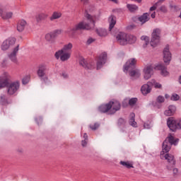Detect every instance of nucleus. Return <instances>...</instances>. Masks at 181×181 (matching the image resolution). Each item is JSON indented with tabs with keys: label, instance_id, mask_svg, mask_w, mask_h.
<instances>
[{
	"label": "nucleus",
	"instance_id": "f257e3e1",
	"mask_svg": "<svg viewBox=\"0 0 181 181\" xmlns=\"http://www.w3.org/2000/svg\"><path fill=\"white\" fill-rule=\"evenodd\" d=\"M85 18H86V19H88L90 23H85L83 21L80 22L79 23L75 25L74 27H73L70 30H68L66 31V33L74 36L77 30H91L92 29H94V27L95 26V21H94V17L88 14V13H86L85 14Z\"/></svg>",
	"mask_w": 181,
	"mask_h": 181
},
{
	"label": "nucleus",
	"instance_id": "f03ea898",
	"mask_svg": "<svg viewBox=\"0 0 181 181\" xmlns=\"http://www.w3.org/2000/svg\"><path fill=\"white\" fill-rule=\"evenodd\" d=\"M21 84L19 81H15L9 83V76L8 73L5 72L2 76H0V88H5L7 87V93L9 95H13L18 90Z\"/></svg>",
	"mask_w": 181,
	"mask_h": 181
},
{
	"label": "nucleus",
	"instance_id": "7ed1b4c3",
	"mask_svg": "<svg viewBox=\"0 0 181 181\" xmlns=\"http://www.w3.org/2000/svg\"><path fill=\"white\" fill-rule=\"evenodd\" d=\"M116 39L122 46H125L127 43L132 45L136 42V37L132 35L125 34L124 33H119L116 36Z\"/></svg>",
	"mask_w": 181,
	"mask_h": 181
},
{
	"label": "nucleus",
	"instance_id": "20e7f679",
	"mask_svg": "<svg viewBox=\"0 0 181 181\" xmlns=\"http://www.w3.org/2000/svg\"><path fill=\"white\" fill-rule=\"evenodd\" d=\"M177 144H179V139H175V137L172 136L171 134H170L163 142V152H165V153H168V152H169V151H170V149L172 148V145L176 146Z\"/></svg>",
	"mask_w": 181,
	"mask_h": 181
},
{
	"label": "nucleus",
	"instance_id": "39448f33",
	"mask_svg": "<svg viewBox=\"0 0 181 181\" xmlns=\"http://www.w3.org/2000/svg\"><path fill=\"white\" fill-rule=\"evenodd\" d=\"M167 125L172 132H176L177 130L181 129V119L169 117L167 120Z\"/></svg>",
	"mask_w": 181,
	"mask_h": 181
},
{
	"label": "nucleus",
	"instance_id": "423d86ee",
	"mask_svg": "<svg viewBox=\"0 0 181 181\" xmlns=\"http://www.w3.org/2000/svg\"><path fill=\"white\" fill-rule=\"evenodd\" d=\"M47 66L45 65L41 64L38 66V70L37 71V74L40 78L41 81H43L44 83H47L49 81V78L47 77V71H48Z\"/></svg>",
	"mask_w": 181,
	"mask_h": 181
},
{
	"label": "nucleus",
	"instance_id": "0eeeda50",
	"mask_svg": "<svg viewBox=\"0 0 181 181\" xmlns=\"http://www.w3.org/2000/svg\"><path fill=\"white\" fill-rule=\"evenodd\" d=\"M160 42V29L156 28L153 30L151 34V39L150 42L151 46L152 47H156L159 42Z\"/></svg>",
	"mask_w": 181,
	"mask_h": 181
},
{
	"label": "nucleus",
	"instance_id": "6e6552de",
	"mask_svg": "<svg viewBox=\"0 0 181 181\" xmlns=\"http://www.w3.org/2000/svg\"><path fill=\"white\" fill-rule=\"evenodd\" d=\"M13 13L11 11L6 12V5L4 3H0V18L4 21H8V19H12Z\"/></svg>",
	"mask_w": 181,
	"mask_h": 181
},
{
	"label": "nucleus",
	"instance_id": "1a4fd4ad",
	"mask_svg": "<svg viewBox=\"0 0 181 181\" xmlns=\"http://www.w3.org/2000/svg\"><path fill=\"white\" fill-rule=\"evenodd\" d=\"M62 35V30L57 29L54 30L45 35V39L47 42L49 43H54L56 42V38Z\"/></svg>",
	"mask_w": 181,
	"mask_h": 181
},
{
	"label": "nucleus",
	"instance_id": "9d476101",
	"mask_svg": "<svg viewBox=\"0 0 181 181\" xmlns=\"http://www.w3.org/2000/svg\"><path fill=\"white\" fill-rule=\"evenodd\" d=\"M164 158L168 162V165H166L168 170H172V169L176 166V160L175 159V156L171 153H166L164 156Z\"/></svg>",
	"mask_w": 181,
	"mask_h": 181
},
{
	"label": "nucleus",
	"instance_id": "9b49d317",
	"mask_svg": "<svg viewBox=\"0 0 181 181\" xmlns=\"http://www.w3.org/2000/svg\"><path fill=\"white\" fill-rule=\"evenodd\" d=\"M109 104L111 105V109L109 112L110 115L115 114L117 111H119L121 110V103H119L118 100H110Z\"/></svg>",
	"mask_w": 181,
	"mask_h": 181
},
{
	"label": "nucleus",
	"instance_id": "f8f14e48",
	"mask_svg": "<svg viewBox=\"0 0 181 181\" xmlns=\"http://www.w3.org/2000/svg\"><path fill=\"white\" fill-rule=\"evenodd\" d=\"M107 62V52L100 54L97 62V70H100Z\"/></svg>",
	"mask_w": 181,
	"mask_h": 181
},
{
	"label": "nucleus",
	"instance_id": "ddd939ff",
	"mask_svg": "<svg viewBox=\"0 0 181 181\" xmlns=\"http://www.w3.org/2000/svg\"><path fill=\"white\" fill-rule=\"evenodd\" d=\"M163 60L165 64H169L170 63V60H172V54L170 51H169V45H166L163 49Z\"/></svg>",
	"mask_w": 181,
	"mask_h": 181
},
{
	"label": "nucleus",
	"instance_id": "4468645a",
	"mask_svg": "<svg viewBox=\"0 0 181 181\" xmlns=\"http://www.w3.org/2000/svg\"><path fill=\"white\" fill-rule=\"evenodd\" d=\"M136 65V59L132 58L129 59L124 66V70L128 71V70H131L132 69H135V66Z\"/></svg>",
	"mask_w": 181,
	"mask_h": 181
},
{
	"label": "nucleus",
	"instance_id": "2eb2a0df",
	"mask_svg": "<svg viewBox=\"0 0 181 181\" xmlns=\"http://www.w3.org/2000/svg\"><path fill=\"white\" fill-rule=\"evenodd\" d=\"M144 73L145 80H149V78L152 77V74L153 73V67H152L151 65L146 66L144 69Z\"/></svg>",
	"mask_w": 181,
	"mask_h": 181
},
{
	"label": "nucleus",
	"instance_id": "dca6fc26",
	"mask_svg": "<svg viewBox=\"0 0 181 181\" xmlns=\"http://www.w3.org/2000/svg\"><path fill=\"white\" fill-rule=\"evenodd\" d=\"M156 69L157 70H160L161 75L163 76V77H168L169 76V71H168V67L165 66L163 64H159L157 66H156Z\"/></svg>",
	"mask_w": 181,
	"mask_h": 181
},
{
	"label": "nucleus",
	"instance_id": "f3484780",
	"mask_svg": "<svg viewBox=\"0 0 181 181\" xmlns=\"http://www.w3.org/2000/svg\"><path fill=\"white\" fill-rule=\"evenodd\" d=\"M79 64L80 66H82L83 69H86V70H91L93 69V64H90L86 62V60L83 57H80L79 59Z\"/></svg>",
	"mask_w": 181,
	"mask_h": 181
},
{
	"label": "nucleus",
	"instance_id": "a211bd4d",
	"mask_svg": "<svg viewBox=\"0 0 181 181\" xmlns=\"http://www.w3.org/2000/svg\"><path fill=\"white\" fill-rule=\"evenodd\" d=\"M175 112L176 106L170 105L168 106V110H165L164 115H166V117H172V115H174Z\"/></svg>",
	"mask_w": 181,
	"mask_h": 181
},
{
	"label": "nucleus",
	"instance_id": "6ab92c4d",
	"mask_svg": "<svg viewBox=\"0 0 181 181\" xmlns=\"http://www.w3.org/2000/svg\"><path fill=\"white\" fill-rule=\"evenodd\" d=\"M19 52V45H18L14 49L13 52L11 53V54L8 55V57L13 63H17L18 59H16V53Z\"/></svg>",
	"mask_w": 181,
	"mask_h": 181
},
{
	"label": "nucleus",
	"instance_id": "aec40b11",
	"mask_svg": "<svg viewBox=\"0 0 181 181\" xmlns=\"http://www.w3.org/2000/svg\"><path fill=\"white\" fill-rule=\"evenodd\" d=\"M98 110L100 111V112H102L103 114H105L106 112H110V111H111V105H110V102L99 106Z\"/></svg>",
	"mask_w": 181,
	"mask_h": 181
},
{
	"label": "nucleus",
	"instance_id": "412c9836",
	"mask_svg": "<svg viewBox=\"0 0 181 181\" xmlns=\"http://www.w3.org/2000/svg\"><path fill=\"white\" fill-rule=\"evenodd\" d=\"M151 90H152V88L151 86V83H149V81L147 83V84L143 85L141 88V91L144 95L149 94V93H151Z\"/></svg>",
	"mask_w": 181,
	"mask_h": 181
},
{
	"label": "nucleus",
	"instance_id": "4be33fe9",
	"mask_svg": "<svg viewBox=\"0 0 181 181\" xmlns=\"http://www.w3.org/2000/svg\"><path fill=\"white\" fill-rule=\"evenodd\" d=\"M151 19V17H149V13H144L143 15L140 16L138 18V21L141 22V25H144V23H146Z\"/></svg>",
	"mask_w": 181,
	"mask_h": 181
},
{
	"label": "nucleus",
	"instance_id": "5701e85b",
	"mask_svg": "<svg viewBox=\"0 0 181 181\" xmlns=\"http://www.w3.org/2000/svg\"><path fill=\"white\" fill-rule=\"evenodd\" d=\"M129 74L130 77L133 78V80H136L141 77V71L139 69L129 71Z\"/></svg>",
	"mask_w": 181,
	"mask_h": 181
},
{
	"label": "nucleus",
	"instance_id": "b1692460",
	"mask_svg": "<svg viewBox=\"0 0 181 181\" xmlns=\"http://www.w3.org/2000/svg\"><path fill=\"white\" fill-rule=\"evenodd\" d=\"M108 21L110 23L109 30H112V28L115 26V24L117 23V17L114 15H112L109 17Z\"/></svg>",
	"mask_w": 181,
	"mask_h": 181
},
{
	"label": "nucleus",
	"instance_id": "393cba45",
	"mask_svg": "<svg viewBox=\"0 0 181 181\" xmlns=\"http://www.w3.org/2000/svg\"><path fill=\"white\" fill-rule=\"evenodd\" d=\"M119 165H122V166H124V168H127V169H131V168H134V163L132 161H122L121 160L119 162Z\"/></svg>",
	"mask_w": 181,
	"mask_h": 181
},
{
	"label": "nucleus",
	"instance_id": "a878e982",
	"mask_svg": "<svg viewBox=\"0 0 181 181\" xmlns=\"http://www.w3.org/2000/svg\"><path fill=\"white\" fill-rule=\"evenodd\" d=\"M25 26H26V21L25 20L20 21L17 25V30L18 32H23Z\"/></svg>",
	"mask_w": 181,
	"mask_h": 181
},
{
	"label": "nucleus",
	"instance_id": "bb28decb",
	"mask_svg": "<svg viewBox=\"0 0 181 181\" xmlns=\"http://www.w3.org/2000/svg\"><path fill=\"white\" fill-rule=\"evenodd\" d=\"M95 32L100 37H105L108 35L107 30L104 28H96Z\"/></svg>",
	"mask_w": 181,
	"mask_h": 181
},
{
	"label": "nucleus",
	"instance_id": "cd10ccee",
	"mask_svg": "<svg viewBox=\"0 0 181 181\" xmlns=\"http://www.w3.org/2000/svg\"><path fill=\"white\" fill-rule=\"evenodd\" d=\"M47 18V14H45L43 13L37 15L35 17L37 23H39V22H42V21H45Z\"/></svg>",
	"mask_w": 181,
	"mask_h": 181
},
{
	"label": "nucleus",
	"instance_id": "c85d7f7f",
	"mask_svg": "<svg viewBox=\"0 0 181 181\" xmlns=\"http://www.w3.org/2000/svg\"><path fill=\"white\" fill-rule=\"evenodd\" d=\"M71 56V53L64 52L63 54L61 55L62 62H66L69 60Z\"/></svg>",
	"mask_w": 181,
	"mask_h": 181
},
{
	"label": "nucleus",
	"instance_id": "c756f323",
	"mask_svg": "<svg viewBox=\"0 0 181 181\" xmlns=\"http://www.w3.org/2000/svg\"><path fill=\"white\" fill-rule=\"evenodd\" d=\"M149 84L151 87H152V86H153L155 88H162V84L156 82V81H155V79H151L149 81Z\"/></svg>",
	"mask_w": 181,
	"mask_h": 181
},
{
	"label": "nucleus",
	"instance_id": "7c9ffc66",
	"mask_svg": "<svg viewBox=\"0 0 181 181\" xmlns=\"http://www.w3.org/2000/svg\"><path fill=\"white\" fill-rule=\"evenodd\" d=\"M0 104L1 105H8L9 103H8V98H6V95H1L0 97Z\"/></svg>",
	"mask_w": 181,
	"mask_h": 181
},
{
	"label": "nucleus",
	"instance_id": "2f4dec72",
	"mask_svg": "<svg viewBox=\"0 0 181 181\" xmlns=\"http://www.w3.org/2000/svg\"><path fill=\"white\" fill-rule=\"evenodd\" d=\"M71 49H73V44L69 42V44L65 45L62 49L63 50L64 52L69 53Z\"/></svg>",
	"mask_w": 181,
	"mask_h": 181
},
{
	"label": "nucleus",
	"instance_id": "473e14b6",
	"mask_svg": "<svg viewBox=\"0 0 181 181\" xmlns=\"http://www.w3.org/2000/svg\"><path fill=\"white\" fill-rule=\"evenodd\" d=\"M127 8L129 12H135V11H138V6L135 4H127Z\"/></svg>",
	"mask_w": 181,
	"mask_h": 181
},
{
	"label": "nucleus",
	"instance_id": "72a5a7b5",
	"mask_svg": "<svg viewBox=\"0 0 181 181\" xmlns=\"http://www.w3.org/2000/svg\"><path fill=\"white\" fill-rule=\"evenodd\" d=\"M60 18H62V13L55 11L52 13V15L49 19H50V21H54V20L59 19Z\"/></svg>",
	"mask_w": 181,
	"mask_h": 181
},
{
	"label": "nucleus",
	"instance_id": "f704fd0d",
	"mask_svg": "<svg viewBox=\"0 0 181 181\" xmlns=\"http://www.w3.org/2000/svg\"><path fill=\"white\" fill-rule=\"evenodd\" d=\"M129 122V125H131L132 127H136V122H135V115L134 114H133V116L131 117Z\"/></svg>",
	"mask_w": 181,
	"mask_h": 181
},
{
	"label": "nucleus",
	"instance_id": "c9c22d12",
	"mask_svg": "<svg viewBox=\"0 0 181 181\" xmlns=\"http://www.w3.org/2000/svg\"><path fill=\"white\" fill-rule=\"evenodd\" d=\"M9 44L7 42V40H6L1 45V50H8L9 49Z\"/></svg>",
	"mask_w": 181,
	"mask_h": 181
},
{
	"label": "nucleus",
	"instance_id": "e433bc0d",
	"mask_svg": "<svg viewBox=\"0 0 181 181\" xmlns=\"http://www.w3.org/2000/svg\"><path fill=\"white\" fill-rule=\"evenodd\" d=\"M125 124H127V121L124 120V118H119L118 121H117V125L119 127H124Z\"/></svg>",
	"mask_w": 181,
	"mask_h": 181
},
{
	"label": "nucleus",
	"instance_id": "4c0bfd02",
	"mask_svg": "<svg viewBox=\"0 0 181 181\" xmlns=\"http://www.w3.org/2000/svg\"><path fill=\"white\" fill-rule=\"evenodd\" d=\"M6 40L8 42V45L13 46V45H15V43L16 42V38L10 37V38H8V40Z\"/></svg>",
	"mask_w": 181,
	"mask_h": 181
},
{
	"label": "nucleus",
	"instance_id": "58836bf2",
	"mask_svg": "<svg viewBox=\"0 0 181 181\" xmlns=\"http://www.w3.org/2000/svg\"><path fill=\"white\" fill-rule=\"evenodd\" d=\"M63 53H64V52L62 49H60V50L57 51V52H55L54 56H55L56 59L59 60V59L61 58Z\"/></svg>",
	"mask_w": 181,
	"mask_h": 181
},
{
	"label": "nucleus",
	"instance_id": "ea45409f",
	"mask_svg": "<svg viewBox=\"0 0 181 181\" xmlns=\"http://www.w3.org/2000/svg\"><path fill=\"white\" fill-rule=\"evenodd\" d=\"M170 100L172 101H179V100H180V96H179V95L177 93H173L170 98Z\"/></svg>",
	"mask_w": 181,
	"mask_h": 181
},
{
	"label": "nucleus",
	"instance_id": "a19ab883",
	"mask_svg": "<svg viewBox=\"0 0 181 181\" xmlns=\"http://www.w3.org/2000/svg\"><path fill=\"white\" fill-rule=\"evenodd\" d=\"M138 103V98H132L129 100V105H135Z\"/></svg>",
	"mask_w": 181,
	"mask_h": 181
},
{
	"label": "nucleus",
	"instance_id": "79ce46f5",
	"mask_svg": "<svg viewBox=\"0 0 181 181\" xmlns=\"http://www.w3.org/2000/svg\"><path fill=\"white\" fill-rule=\"evenodd\" d=\"M171 170H173V177H177V176H179L180 173H179V169H177V168H173Z\"/></svg>",
	"mask_w": 181,
	"mask_h": 181
},
{
	"label": "nucleus",
	"instance_id": "37998d69",
	"mask_svg": "<svg viewBox=\"0 0 181 181\" xmlns=\"http://www.w3.org/2000/svg\"><path fill=\"white\" fill-rule=\"evenodd\" d=\"M156 101L157 103H158V104H162L163 103H165V97L162 95H158L156 99Z\"/></svg>",
	"mask_w": 181,
	"mask_h": 181
},
{
	"label": "nucleus",
	"instance_id": "c03bdc74",
	"mask_svg": "<svg viewBox=\"0 0 181 181\" xmlns=\"http://www.w3.org/2000/svg\"><path fill=\"white\" fill-rule=\"evenodd\" d=\"M141 40H144V42H146V46H148V45H149V37L143 35L141 37Z\"/></svg>",
	"mask_w": 181,
	"mask_h": 181
},
{
	"label": "nucleus",
	"instance_id": "a18cd8bd",
	"mask_svg": "<svg viewBox=\"0 0 181 181\" xmlns=\"http://www.w3.org/2000/svg\"><path fill=\"white\" fill-rule=\"evenodd\" d=\"M89 127L90 129H92V131H95L96 129H98V128H100V124L95 123L93 125L90 124Z\"/></svg>",
	"mask_w": 181,
	"mask_h": 181
},
{
	"label": "nucleus",
	"instance_id": "49530a36",
	"mask_svg": "<svg viewBox=\"0 0 181 181\" xmlns=\"http://www.w3.org/2000/svg\"><path fill=\"white\" fill-rule=\"evenodd\" d=\"M29 80H30L29 76H25L23 78L22 83L24 85H26L28 84V83H29Z\"/></svg>",
	"mask_w": 181,
	"mask_h": 181
},
{
	"label": "nucleus",
	"instance_id": "de8ad7c7",
	"mask_svg": "<svg viewBox=\"0 0 181 181\" xmlns=\"http://www.w3.org/2000/svg\"><path fill=\"white\" fill-rule=\"evenodd\" d=\"M94 42H95V39L93 37H89L86 41V45H91V43H94Z\"/></svg>",
	"mask_w": 181,
	"mask_h": 181
},
{
	"label": "nucleus",
	"instance_id": "09e8293b",
	"mask_svg": "<svg viewBox=\"0 0 181 181\" xmlns=\"http://www.w3.org/2000/svg\"><path fill=\"white\" fill-rule=\"evenodd\" d=\"M129 105V100H124L122 103V105L123 107V108H127V107H128V105Z\"/></svg>",
	"mask_w": 181,
	"mask_h": 181
},
{
	"label": "nucleus",
	"instance_id": "8fccbe9b",
	"mask_svg": "<svg viewBox=\"0 0 181 181\" xmlns=\"http://www.w3.org/2000/svg\"><path fill=\"white\" fill-rule=\"evenodd\" d=\"M160 11L161 12H163V13H166V12H168V8L166 7V6H161L160 7Z\"/></svg>",
	"mask_w": 181,
	"mask_h": 181
},
{
	"label": "nucleus",
	"instance_id": "3c124183",
	"mask_svg": "<svg viewBox=\"0 0 181 181\" xmlns=\"http://www.w3.org/2000/svg\"><path fill=\"white\" fill-rule=\"evenodd\" d=\"M43 121V119L40 117L35 118V122H37V125L40 124H42V122Z\"/></svg>",
	"mask_w": 181,
	"mask_h": 181
},
{
	"label": "nucleus",
	"instance_id": "603ef678",
	"mask_svg": "<svg viewBox=\"0 0 181 181\" xmlns=\"http://www.w3.org/2000/svg\"><path fill=\"white\" fill-rule=\"evenodd\" d=\"M88 142V140L83 139L81 141V145L82 146L85 147L87 146V143Z\"/></svg>",
	"mask_w": 181,
	"mask_h": 181
},
{
	"label": "nucleus",
	"instance_id": "864d4df0",
	"mask_svg": "<svg viewBox=\"0 0 181 181\" xmlns=\"http://www.w3.org/2000/svg\"><path fill=\"white\" fill-rule=\"evenodd\" d=\"M134 28H135V25H128V26L127 27V29L128 30H131L134 29Z\"/></svg>",
	"mask_w": 181,
	"mask_h": 181
},
{
	"label": "nucleus",
	"instance_id": "5fc2aeb1",
	"mask_svg": "<svg viewBox=\"0 0 181 181\" xmlns=\"http://www.w3.org/2000/svg\"><path fill=\"white\" fill-rule=\"evenodd\" d=\"M144 127L146 128V129H149V128H151V125L148 123H144Z\"/></svg>",
	"mask_w": 181,
	"mask_h": 181
},
{
	"label": "nucleus",
	"instance_id": "6e6d98bb",
	"mask_svg": "<svg viewBox=\"0 0 181 181\" xmlns=\"http://www.w3.org/2000/svg\"><path fill=\"white\" fill-rule=\"evenodd\" d=\"M83 5H88V0H81Z\"/></svg>",
	"mask_w": 181,
	"mask_h": 181
},
{
	"label": "nucleus",
	"instance_id": "4d7b16f0",
	"mask_svg": "<svg viewBox=\"0 0 181 181\" xmlns=\"http://www.w3.org/2000/svg\"><path fill=\"white\" fill-rule=\"evenodd\" d=\"M17 152H18V153H23V148H18L17 149Z\"/></svg>",
	"mask_w": 181,
	"mask_h": 181
},
{
	"label": "nucleus",
	"instance_id": "13d9d810",
	"mask_svg": "<svg viewBox=\"0 0 181 181\" xmlns=\"http://www.w3.org/2000/svg\"><path fill=\"white\" fill-rule=\"evenodd\" d=\"M156 6H153L150 8V12H152L153 11H156Z\"/></svg>",
	"mask_w": 181,
	"mask_h": 181
},
{
	"label": "nucleus",
	"instance_id": "bf43d9fd",
	"mask_svg": "<svg viewBox=\"0 0 181 181\" xmlns=\"http://www.w3.org/2000/svg\"><path fill=\"white\" fill-rule=\"evenodd\" d=\"M151 18H153V19H155V18H156V12H153L152 13H151Z\"/></svg>",
	"mask_w": 181,
	"mask_h": 181
},
{
	"label": "nucleus",
	"instance_id": "052dcab7",
	"mask_svg": "<svg viewBox=\"0 0 181 181\" xmlns=\"http://www.w3.org/2000/svg\"><path fill=\"white\" fill-rule=\"evenodd\" d=\"M83 138L85 140L88 141V136L87 135V133H84Z\"/></svg>",
	"mask_w": 181,
	"mask_h": 181
},
{
	"label": "nucleus",
	"instance_id": "680f3d73",
	"mask_svg": "<svg viewBox=\"0 0 181 181\" xmlns=\"http://www.w3.org/2000/svg\"><path fill=\"white\" fill-rule=\"evenodd\" d=\"M62 77H64V78H67V77H69V75H67V74L64 73L62 74Z\"/></svg>",
	"mask_w": 181,
	"mask_h": 181
},
{
	"label": "nucleus",
	"instance_id": "e2e57ef3",
	"mask_svg": "<svg viewBox=\"0 0 181 181\" xmlns=\"http://www.w3.org/2000/svg\"><path fill=\"white\" fill-rule=\"evenodd\" d=\"M170 8H174V9H176L177 6L173 5H170Z\"/></svg>",
	"mask_w": 181,
	"mask_h": 181
},
{
	"label": "nucleus",
	"instance_id": "0e129e2a",
	"mask_svg": "<svg viewBox=\"0 0 181 181\" xmlns=\"http://www.w3.org/2000/svg\"><path fill=\"white\" fill-rule=\"evenodd\" d=\"M178 83L181 84V75L178 78Z\"/></svg>",
	"mask_w": 181,
	"mask_h": 181
},
{
	"label": "nucleus",
	"instance_id": "69168bd1",
	"mask_svg": "<svg viewBox=\"0 0 181 181\" xmlns=\"http://www.w3.org/2000/svg\"><path fill=\"white\" fill-rule=\"evenodd\" d=\"M165 98H169L170 96H169L168 94H165Z\"/></svg>",
	"mask_w": 181,
	"mask_h": 181
}]
</instances>
